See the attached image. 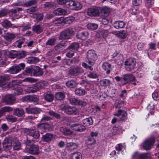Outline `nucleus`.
I'll return each instance as SVG.
<instances>
[{
	"instance_id": "obj_1",
	"label": "nucleus",
	"mask_w": 159,
	"mask_h": 159,
	"mask_svg": "<svg viewBox=\"0 0 159 159\" xmlns=\"http://www.w3.org/2000/svg\"><path fill=\"white\" fill-rule=\"evenodd\" d=\"M25 66L24 63H21L18 65L12 66L7 70L6 72L12 74H16L20 71L21 69H23Z\"/></svg>"
},
{
	"instance_id": "obj_2",
	"label": "nucleus",
	"mask_w": 159,
	"mask_h": 159,
	"mask_svg": "<svg viewBox=\"0 0 159 159\" xmlns=\"http://www.w3.org/2000/svg\"><path fill=\"white\" fill-rule=\"evenodd\" d=\"M1 100L3 103L6 105H11L15 103L16 100L13 95L9 94L2 97Z\"/></svg>"
},
{
	"instance_id": "obj_3",
	"label": "nucleus",
	"mask_w": 159,
	"mask_h": 159,
	"mask_svg": "<svg viewBox=\"0 0 159 159\" xmlns=\"http://www.w3.org/2000/svg\"><path fill=\"white\" fill-rule=\"evenodd\" d=\"M74 32L71 28L66 29L62 32L59 38L60 40H66L70 39L71 37L74 34Z\"/></svg>"
},
{
	"instance_id": "obj_4",
	"label": "nucleus",
	"mask_w": 159,
	"mask_h": 159,
	"mask_svg": "<svg viewBox=\"0 0 159 159\" xmlns=\"http://www.w3.org/2000/svg\"><path fill=\"white\" fill-rule=\"evenodd\" d=\"M155 138L152 137L146 139L141 144L143 149L146 150H150L155 142Z\"/></svg>"
},
{
	"instance_id": "obj_5",
	"label": "nucleus",
	"mask_w": 159,
	"mask_h": 159,
	"mask_svg": "<svg viewBox=\"0 0 159 159\" xmlns=\"http://www.w3.org/2000/svg\"><path fill=\"white\" fill-rule=\"evenodd\" d=\"M97 58V56L94 51L93 50H89L87 53V58L89 64L93 65Z\"/></svg>"
},
{
	"instance_id": "obj_6",
	"label": "nucleus",
	"mask_w": 159,
	"mask_h": 159,
	"mask_svg": "<svg viewBox=\"0 0 159 159\" xmlns=\"http://www.w3.org/2000/svg\"><path fill=\"white\" fill-rule=\"evenodd\" d=\"M125 68L128 71H130L134 69L136 65V61L133 58L127 59L125 62Z\"/></svg>"
},
{
	"instance_id": "obj_7",
	"label": "nucleus",
	"mask_w": 159,
	"mask_h": 159,
	"mask_svg": "<svg viewBox=\"0 0 159 159\" xmlns=\"http://www.w3.org/2000/svg\"><path fill=\"white\" fill-rule=\"evenodd\" d=\"M67 7L72 10H78L81 8L82 6L80 2H78L70 0L67 2Z\"/></svg>"
},
{
	"instance_id": "obj_8",
	"label": "nucleus",
	"mask_w": 159,
	"mask_h": 159,
	"mask_svg": "<svg viewBox=\"0 0 159 159\" xmlns=\"http://www.w3.org/2000/svg\"><path fill=\"white\" fill-rule=\"evenodd\" d=\"M100 7H99L90 8L88 10L87 14L91 16H100Z\"/></svg>"
},
{
	"instance_id": "obj_9",
	"label": "nucleus",
	"mask_w": 159,
	"mask_h": 159,
	"mask_svg": "<svg viewBox=\"0 0 159 159\" xmlns=\"http://www.w3.org/2000/svg\"><path fill=\"white\" fill-rule=\"evenodd\" d=\"M25 132L27 134L31 136L35 139L38 138L40 135L38 131L33 129H25Z\"/></svg>"
},
{
	"instance_id": "obj_10",
	"label": "nucleus",
	"mask_w": 159,
	"mask_h": 159,
	"mask_svg": "<svg viewBox=\"0 0 159 159\" xmlns=\"http://www.w3.org/2000/svg\"><path fill=\"white\" fill-rule=\"evenodd\" d=\"M84 72L83 70L81 67H77L70 69L69 71L70 75L76 76Z\"/></svg>"
},
{
	"instance_id": "obj_11",
	"label": "nucleus",
	"mask_w": 159,
	"mask_h": 159,
	"mask_svg": "<svg viewBox=\"0 0 159 159\" xmlns=\"http://www.w3.org/2000/svg\"><path fill=\"white\" fill-rule=\"evenodd\" d=\"M17 80H13L11 82H10L9 83L7 84V83H6V84L2 85L1 86L2 87V88L4 90H7L11 88L12 89L15 88L16 86H17Z\"/></svg>"
},
{
	"instance_id": "obj_12",
	"label": "nucleus",
	"mask_w": 159,
	"mask_h": 159,
	"mask_svg": "<svg viewBox=\"0 0 159 159\" xmlns=\"http://www.w3.org/2000/svg\"><path fill=\"white\" fill-rule=\"evenodd\" d=\"M65 111L69 115H77L79 113V110L75 107H67L65 109Z\"/></svg>"
},
{
	"instance_id": "obj_13",
	"label": "nucleus",
	"mask_w": 159,
	"mask_h": 159,
	"mask_svg": "<svg viewBox=\"0 0 159 159\" xmlns=\"http://www.w3.org/2000/svg\"><path fill=\"white\" fill-rule=\"evenodd\" d=\"M11 141L10 138H6L2 142L3 149L5 151L9 150L11 148Z\"/></svg>"
},
{
	"instance_id": "obj_14",
	"label": "nucleus",
	"mask_w": 159,
	"mask_h": 159,
	"mask_svg": "<svg viewBox=\"0 0 159 159\" xmlns=\"http://www.w3.org/2000/svg\"><path fill=\"white\" fill-rule=\"evenodd\" d=\"M114 115L119 117L120 121H125L127 118V114L126 111L121 110H118L117 113L114 114Z\"/></svg>"
},
{
	"instance_id": "obj_15",
	"label": "nucleus",
	"mask_w": 159,
	"mask_h": 159,
	"mask_svg": "<svg viewBox=\"0 0 159 159\" xmlns=\"http://www.w3.org/2000/svg\"><path fill=\"white\" fill-rule=\"evenodd\" d=\"M24 101H31L37 104L39 103V98L37 96L35 95H27L23 98Z\"/></svg>"
},
{
	"instance_id": "obj_16",
	"label": "nucleus",
	"mask_w": 159,
	"mask_h": 159,
	"mask_svg": "<svg viewBox=\"0 0 159 159\" xmlns=\"http://www.w3.org/2000/svg\"><path fill=\"white\" fill-rule=\"evenodd\" d=\"M70 127L72 130L78 131L82 132L85 129L84 126L79 123L73 124L70 126Z\"/></svg>"
},
{
	"instance_id": "obj_17",
	"label": "nucleus",
	"mask_w": 159,
	"mask_h": 159,
	"mask_svg": "<svg viewBox=\"0 0 159 159\" xmlns=\"http://www.w3.org/2000/svg\"><path fill=\"white\" fill-rule=\"evenodd\" d=\"M55 135L52 133H47L42 136L41 139L44 142H48L50 141L55 138Z\"/></svg>"
},
{
	"instance_id": "obj_18",
	"label": "nucleus",
	"mask_w": 159,
	"mask_h": 159,
	"mask_svg": "<svg viewBox=\"0 0 159 159\" xmlns=\"http://www.w3.org/2000/svg\"><path fill=\"white\" fill-rule=\"evenodd\" d=\"M123 79L125 82V83L134 81L135 80V78L134 76L131 74L124 75L123 77Z\"/></svg>"
},
{
	"instance_id": "obj_19",
	"label": "nucleus",
	"mask_w": 159,
	"mask_h": 159,
	"mask_svg": "<svg viewBox=\"0 0 159 159\" xmlns=\"http://www.w3.org/2000/svg\"><path fill=\"white\" fill-rule=\"evenodd\" d=\"M29 152L32 154H37L39 152V147L36 145H33L30 148Z\"/></svg>"
},
{
	"instance_id": "obj_20",
	"label": "nucleus",
	"mask_w": 159,
	"mask_h": 159,
	"mask_svg": "<svg viewBox=\"0 0 159 159\" xmlns=\"http://www.w3.org/2000/svg\"><path fill=\"white\" fill-rule=\"evenodd\" d=\"M89 36V33L85 31L83 32H79L76 35L77 37L79 39L83 40L86 39Z\"/></svg>"
},
{
	"instance_id": "obj_21",
	"label": "nucleus",
	"mask_w": 159,
	"mask_h": 159,
	"mask_svg": "<svg viewBox=\"0 0 159 159\" xmlns=\"http://www.w3.org/2000/svg\"><path fill=\"white\" fill-rule=\"evenodd\" d=\"M78 147L77 144L73 142L67 143L66 145V147L67 149L71 151L77 149Z\"/></svg>"
},
{
	"instance_id": "obj_22",
	"label": "nucleus",
	"mask_w": 159,
	"mask_h": 159,
	"mask_svg": "<svg viewBox=\"0 0 159 159\" xmlns=\"http://www.w3.org/2000/svg\"><path fill=\"white\" fill-rule=\"evenodd\" d=\"M10 79V77L8 75L0 76V86L4 85V84H6V83Z\"/></svg>"
},
{
	"instance_id": "obj_23",
	"label": "nucleus",
	"mask_w": 159,
	"mask_h": 159,
	"mask_svg": "<svg viewBox=\"0 0 159 159\" xmlns=\"http://www.w3.org/2000/svg\"><path fill=\"white\" fill-rule=\"evenodd\" d=\"M25 110L26 112L28 114H37L39 113V110L36 107H31L29 106L26 108Z\"/></svg>"
},
{
	"instance_id": "obj_24",
	"label": "nucleus",
	"mask_w": 159,
	"mask_h": 159,
	"mask_svg": "<svg viewBox=\"0 0 159 159\" xmlns=\"http://www.w3.org/2000/svg\"><path fill=\"white\" fill-rule=\"evenodd\" d=\"M33 30L37 34H39L42 32L43 30V28L41 25H36L33 26Z\"/></svg>"
},
{
	"instance_id": "obj_25",
	"label": "nucleus",
	"mask_w": 159,
	"mask_h": 159,
	"mask_svg": "<svg viewBox=\"0 0 159 159\" xmlns=\"http://www.w3.org/2000/svg\"><path fill=\"white\" fill-rule=\"evenodd\" d=\"M43 72L42 69L39 67L37 66L34 69L33 75L35 76H40L43 75Z\"/></svg>"
},
{
	"instance_id": "obj_26",
	"label": "nucleus",
	"mask_w": 159,
	"mask_h": 159,
	"mask_svg": "<svg viewBox=\"0 0 159 159\" xmlns=\"http://www.w3.org/2000/svg\"><path fill=\"white\" fill-rule=\"evenodd\" d=\"M125 25V23L122 21H116L114 23V26L116 29L122 28Z\"/></svg>"
},
{
	"instance_id": "obj_27",
	"label": "nucleus",
	"mask_w": 159,
	"mask_h": 159,
	"mask_svg": "<svg viewBox=\"0 0 159 159\" xmlns=\"http://www.w3.org/2000/svg\"><path fill=\"white\" fill-rule=\"evenodd\" d=\"M25 114L24 111L22 109L16 108L14 111V114L18 116L21 117Z\"/></svg>"
},
{
	"instance_id": "obj_28",
	"label": "nucleus",
	"mask_w": 159,
	"mask_h": 159,
	"mask_svg": "<svg viewBox=\"0 0 159 159\" xmlns=\"http://www.w3.org/2000/svg\"><path fill=\"white\" fill-rule=\"evenodd\" d=\"M99 83L103 87L109 86L112 83L111 81L109 80L106 79L101 80L100 81Z\"/></svg>"
},
{
	"instance_id": "obj_29",
	"label": "nucleus",
	"mask_w": 159,
	"mask_h": 159,
	"mask_svg": "<svg viewBox=\"0 0 159 159\" xmlns=\"http://www.w3.org/2000/svg\"><path fill=\"white\" fill-rule=\"evenodd\" d=\"M66 84L68 88H71L75 87L77 85L78 83L76 81L71 80L66 82Z\"/></svg>"
},
{
	"instance_id": "obj_30",
	"label": "nucleus",
	"mask_w": 159,
	"mask_h": 159,
	"mask_svg": "<svg viewBox=\"0 0 159 159\" xmlns=\"http://www.w3.org/2000/svg\"><path fill=\"white\" fill-rule=\"evenodd\" d=\"M19 83L17 81V86L15 87V88H13L12 89L14 90V93L16 95H19L22 94L23 92V89L20 87L18 85Z\"/></svg>"
},
{
	"instance_id": "obj_31",
	"label": "nucleus",
	"mask_w": 159,
	"mask_h": 159,
	"mask_svg": "<svg viewBox=\"0 0 159 159\" xmlns=\"http://www.w3.org/2000/svg\"><path fill=\"white\" fill-rule=\"evenodd\" d=\"M102 68L106 71L107 74H109L110 72L111 69V65L108 63L104 62L102 66Z\"/></svg>"
},
{
	"instance_id": "obj_32",
	"label": "nucleus",
	"mask_w": 159,
	"mask_h": 159,
	"mask_svg": "<svg viewBox=\"0 0 159 159\" xmlns=\"http://www.w3.org/2000/svg\"><path fill=\"white\" fill-rule=\"evenodd\" d=\"M109 12V10L108 7H104L102 8L100 7V15L102 13V16H107Z\"/></svg>"
},
{
	"instance_id": "obj_33",
	"label": "nucleus",
	"mask_w": 159,
	"mask_h": 159,
	"mask_svg": "<svg viewBox=\"0 0 159 159\" xmlns=\"http://www.w3.org/2000/svg\"><path fill=\"white\" fill-rule=\"evenodd\" d=\"M66 11L64 9L61 8H58L53 11V13L56 15H62L66 14Z\"/></svg>"
},
{
	"instance_id": "obj_34",
	"label": "nucleus",
	"mask_w": 159,
	"mask_h": 159,
	"mask_svg": "<svg viewBox=\"0 0 159 159\" xmlns=\"http://www.w3.org/2000/svg\"><path fill=\"white\" fill-rule=\"evenodd\" d=\"M38 90V88L34 86L33 87H28L25 89V91L27 93H30L35 92Z\"/></svg>"
},
{
	"instance_id": "obj_35",
	"label": "nucleus",
	"mask_w": 159,
	"mask_h": 159,
	"mask_svg": "<svg viewBox=\"0 0 159 159\" xmlns=\"http://www.w3.org/2000/svg\"><path fill=\"white\" fill-rule=\"evenodd\" d=\"M151 158V155L148 153H140L139 155V159H150Z\"/></svg>"
},
{
	"instance_id": "obj_36",
	"label": "nucleus",
	"mask_w": 159,
	"mask_h": 159,
	"mask_svg": "<svg viewBox=\"0 0 159 159\" xmlns=\"http://www.w3.org/2000/svg\"><path fill=\"white\" fill-rule=\"evenodd\" d=\"M60 131L63 134L68 135L72 133L70 129L64 127H61L60 129Z\"/></svg>"
},
{
	"instance_id": "obj_37",
	"label": "nucleus",
	"mask_w": 159,
	"mask_h": 159,
	"mask_svg": "<svg viewBox=\"0 0 159 159\" xmlns=\"http://www.w3.org/2000/svg\"><path fill=\"white\" fill-rule=\"evenodd\" d=\"M83 124L86 126H89L93 124L92 119L91 118H86L84 119L82 121Z\"/></svg>"
},
{
	"instance_id": "obj_38",
	"label": "nucleus",
	"mask_w": 159,
	"mask_h": 159,
	"mask_svg": "<svg viewBox=\"0 0 159 159\" xmlns=\"http://www.w3.org/2000/svg\"><path fill=\"white\" fill-rule=\"evenodd\" d=\"M71 159H82V155L80 152H75L70 155Z\"/></svg>"
},
{
	"instance_id": "obj_39",
	"label": "nucleus",
	"mask_w": 159,
	"mask_h": 159,
	"mask_svg": "<svg viewBox=\"0 0 159 159\" xmlns=\"http://www.w3.org/2000/svg\"><path fill=\"white\" fill-rule=\"evenodd\" d=\"M45 100L48 102H51L54 99V96L51 93H45L44 94Z\"/></svg>"
},
{
	"instance_id": "obj_40",
	"label": "nucleus",
	"mask_w": 159,
	"mask_h": 159,
	"mask_svg": "<svg viewBox=\"0 0 159 159\" xmlns=\"http://www.w3.org/2000/svg\"><path fill=\"white\" fill-rule=\"evenodd\" d=\"M17 35L16 34L13 33H8L5 37V38L6 40H8L10 42L11 41L15 38Z\"/></svg>"
},
{
	"instance_id": "obj_41",
	"label": "nucleus",
	"mask_w": 159,
	"mask_h": 159,
	"mask_svg": "<svg viewBox=\"0 0 159 159\" xmlns=\"http://www.w3.org/2000/svg\"><path fill=\"white\" fill-rule=\"evenodd\" d=\"M121 127L120 126L117 127L114 126L113 127L111 132L114 135L119 134L121 132Z\"/></svg>"
},
{
	"instance_id": "obj_42",
	"label": "nucleus",
	"mask_w": 159,
	"mask_h": 159,
	"mask_svg": "<svg viewBox=\"0 0 159 159\" xmlns=\"http://www.w3.org/2000/svg\"><path fill=\"white\" fill-rule=\"evenodd\" d=\"M65 97V95L62 92H59L56 93L55 98L57 100H62Z\"/></svg>"
},
{
	"instance_id": "obj_43",
	"label": "nucleus",
	"mask_w": 159,
	"mask_h": 159,
	"mask_svg": "<svg viewBox=\"0 0 159 159\" xmlns=\"http://www.w3.org/2000/svg\"><path fill=\"white\" fill-rule=\"evenodd\" d=\"M27 62L29 64H34L38 62L39 59L37 58L34 57H30L27 58Z\"/></svg>"
},
{
	"instance_id": "obj_44",
	"label": "nucleus",
	"mask_w": 159,
	"mask_h": 159,
	"mask_svg": "<svg viewBox=\"0 0 159 159\" xmlns=\"http://www.w3.org/2000/svg\"><path fill=\"white\" fill-rule=\"evenodd\" d=\"M79 44L78 43H74L68 47V48L72 51L76 50L79 48Z\"/></svg>"
},
{
	"instance_id": "obj_45",
	"label": "nucleus",
	"mask_w": 159,
	"mask_h": 159,
	"mask_svg": "<svg viewBox=\"0 0 159 159\" xmlns=\"http://www.w3.org/2000/svg\"><path fill=\"white\" fill-rule=\"evenodd\" d=\"M7 54L8 57L11 58H14L15 57L17 58V52L15 51H12L11 52H7Z\"/></svg>"
},
{
	"instance_id": "obj_46",
	"label": "nucleus",
	"mask_w": 159,
	"mask_h": 159,
	"mask_svg": "<svg viewBox=\"0 0 159 159\" xmlns=\"http://www.w3.org/2000/svg\"><path fill=\"white\" fill-rule=\"evenodd\" d=\"M109 32L108 30H101L98 33V34H99V36L100 37H103L107 36Z\"/></svg>"
},
{
	"instance_id": "obj_47",
	"label": "nucleus",
	"mask_w": 159,
	"mask_h": 159,
	"mask_svg": "<svg viewBox=\"0 0 159 159\" xmlns=\"http://www.w3.org/2000/svg\"><path fill=\"white\" fill-rule=\"evenodd\" d=\"M26 56V52L25 51H21L18 52H17V58L20 59L25 57Z\"/></svg>"
},
{
	"instance_id": "obj_48",
	"label": "nucleus",
	"mask_w": 159,
	"mask_h": 159,
	"mask_svg": "<svg viewBox=\"0 0 159 159\" xmlns=\"http://www.w3.org/2000/svg\"><path fill=\"white\" fill-rule=\"evenodd\" d=\"M31 17H33L34 18H36V20L39 22L43 18V16L41 14H35L32 15V16H31Z\"/></svg>"
},
{
	"instance_id": "obj_49",
	"label": "nucleus",
	"mask_w": 159,
	"mask_h": 159,
	"mask_svg": "<svg viewBox=\"0 0 159 159\" xmlns=\"http://www.w3.org/2000/svg\"><path fill=\"white\" fill-rule=\"evenodd\" d=\"M75 93L76 95L79 96L83 95L85 93V90L81 88L76 89L75 91Z\"/></svg>"
},
{
	"instance_id": "obj_50",
	"label": "nucleus",
	"mask_w": 159,
	"mask_h": 159,
	"mask_svg": "<svg viewBox=\"0 0 159 159\" xmlns=\"http://www.w3.org/2000/svg\"><path fill=\"white\" fill-rule=\"evenodd\" d=\"M116 149L118 151L117 153H119V152L121 151H124L125 150V145L120 143L117 144V146L116 147Z\"/></svg>"
},
{
	"instance_id": "obj_51",
	"label": "nucleus",
	"mask_w": 159,
	"mask_h": 159,
	"mask_svg": "<svg viewBox=\"0 0 159 159\" xmlns=\"http://www.w3.org/2000/svg\"><path fill=\"white\" fill-rule=\"evenodd\" d=\"M37 2V0H30L25 3L24 5L26 7H28L35 5Z\"/></svg>"
},
{
	"instance_id": "obj_52",
	"label": "nucleus",
	"mask_w": 159,
	"mask_h": 159,
	"mask_svg": "<svg viewBox=\"0 0 159 159\" xmlns=\"http://www.w3.org/2000/svg\"><path fill=\"white\" fill-rule=\"evenodd\" d=\"M87 27L89 29L95 30L98 28V25L96 24L90 23L87 25Z\"/></svg>"
},
{
	"instance_id": "obj_53",
	"label": "nucleus",
	"mask_w": 159,
	"mask_h": 159,
	"mask_svg": "<svg viewBox=\"0 0 159 159\" xmlns=\"http://www.w3.org/2000/svg\"><path fill=\"white\" fill-rule=\"evenodd\" d=\"M2 25L6 28H8L10 27L12 24L9 21L7 20H4L3 22H2Z\"/></svg>"
},
{
	"instance_id": "obj_54",
	"label": "nucleus",
	"mask_w": 159,
	"mask_h": 159,
	"mask_svg": "<svg viewBox=\"0 0 159 159\" xmlns=\"http://www.w3.org/2000/svg\"><path fill=\"white\" fill-rule=\"evenodd\" d=\"M56 39L54 38H52L48 39L46 42V44L50 46L54 45L56 41Z\"/></svg>"
},
{
	"instance_id": "obj_55",
	"label": "nucleus",
	"mask_w": 159,
	"mask_h": 159,
	"mask_svg": "<svg viewBox=\"0 0 159 159\" xmlns=\"http://www.w3.org/2000/svg\"><path fill=\"white\" fill-rule=\"evenodd\" d=\"M47 113L49 115L53 116L57 119H60V116L59 114L52 111H50L48 112Z\"/></svg>"
},
{
	"instance_id": "obj_56",
	"label": "nucleus",
	"mask_w": 159,
	"mask_h": 159,
	"mask_svg": "<svg viewBox=\"0 0 159 159\" xmlns=\"http://www.w3.org/2000/svg\"><path fill=\"white\" fill-rule=\"evenodd\" d=\"M33 69L32 68H26L24 72L23 73L25 75H32Z\"/></svg>"
},
{
	"instance_id": "obj_57",
	"label": "nucleus",
	"mask_w": 159,
	"mask_h": 159,
	"mask_svg": "<svg viewBox=\"0 0 159 159\" xmlns=\"http://www.w3.org/2000/svg\"><path fill=\"white\" fill-rule=\"evenodd\" d=\"M79 99L75 98H72L70 99V103L72 105L77 106L78 104Z\"/></svg>"
},
{
	"instance_id": "obj_58",
	"label": "nucleus",
	"mask_w": 159,
	"mask_h": 159,
	"mask_svg": "<svg viewBox=\"0 0 159 159\" xmlns=\"http://www.w3.org/2000/svg\"><path fill=\"white\" fill-rule=\"evenodd\" d=\"M119 37L122 39L125 38L127 36V32L126 31L122 30L120 31Z\"/></svg>"
},
{
	"instance_id": "obj_59",
	"label": "nucleus",
	"mask_w": 159,
	"mask_h": 159,
	"mask_svg": "<svg viewBox=\"0 0 159 159\" xmlns=\"http://www.w3.org/2000/svg\"><path fill=\"white\" fill-rule=\"evenodd\" d=\"M87 76L92 79H96L98 77L97 74L94 72H90L87 74Z\"/></svg>"
},
{
	"instance_id": "obj_60",
	"label": "nucleus",
	"mask_w": 159,
	"mask_h": 159,
	"mask_svg": "<svg viewBox=\"0 0 159 159\" xmlns=\"http://www.w3.org/2000/svg\"><path fill=\"white\" fill-rule=\"evenodd\" d=\"M74 19V17L69 16L66 18L64 20L66 23L70 24L72 22Z\"/></svg>"
},
{
	"instance_id": "obj_61",
	"label": "nucleus",
	"mask_w": 159,
	"mask_h": 159,
	"mask_svg": "<svg viewBox=\"0 0 159 159\" xmlns=\"http://www.w3.org/2000/svg\"><path fill=\"white\" fill-rule=\"evenodd\" d=\"M63 19L62 17L53 20V23L55 25H57L62 22Z\"/></svg>"
},
{
	"instance_id": "obj_62",
	"label": "nucleus",
	"mask_w": 159,
	"mask_h": 159,
	"mask_svg": "<svg viewBox=\"0 0 159 159\" xmlns=\"http://www.w3.org/2000/svg\"><path fill=\"white\" fill-rule=\"evenodd\" d=\"M47 82L45 81H41L39 82H38L37 85V86L38 88H41L43 87L44 86H45L47 84Z\"/></svg>"
},
{
	"instance_id": "obj_63",
	"label": "nucleus",
	"mask_w": 159,
	"mask_h": 159,
	"mask_svg": "<svg viewBox=\"0 0 159 159\" xmlns=\"http://www.w3.org/2000/svg\"><path fill=\"white\" fill-rule=\"evenodd\" d=\"M13 148L14 150H18L20 149V143L18 140H17L16 142L14 143Z\"/></svg>"
},
{
	"instance_id": "obj_64",
	"label": "nucleus",
	"mask_w": 159,
	"mask_h": 159,
	"mask_svg": "<svg viewBox=\"0 0 159 159\" xmlns=\"http://www.w3.org/2000/svg\"><path fill=\"white\" fill-rule=\"evenodd\" d=\"M147 108L148 109L150 110V113H151L152 115H153L154 114V112L153 111V109L154 108V105L152 104H151L148 105L147 107Z\"/></svg>"
}]
</instances>
